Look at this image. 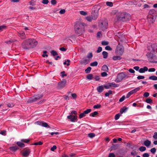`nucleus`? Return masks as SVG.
<instances>
[{
    "mask_svg": "<svg viewBox=\"0 0 157 157\" xmlns=\"http://www.w3.org/2000/svg\"><path fill=\"white\" fill-rule=\"evenodd\" d=\"M104 86L102 85L99 86L97 88V90L99 93L101 92L104 90Z\"/></svg>",
    "mask_w": 157,
    "mask_h": 157,
    "instance_id": "19",
    "label": "nucleus"
},
{
    "mask_svg": "<svg viewBox=\"0 0 157 157\" xmlns=\"http://www.w3.org/2000/svg\"><path fill=\"white\" fill-rule=\"evenodd\" d=\"M117 50L119 51V53L120 54H121L123 53L124 52V50L122 47H117Z\"/></svg>",
    "mask_w": 157,
    "mask_h": 157,
    "instance_id": "31",
    "label": "nucleus"
},
{
    "mask_svg": "<svg viewBox=\"0 0 157 157\" xmlns=\"http://www.w3.org/2000/svg\"><path fill=\"white\" fill-rule=\"evenodd\" d=\"M43 143L41 141H39V142H36L33 145H41L43 144Z\"/></svg>",
    "mask_w": 157,
    "mask_h": 157,
    "instance_id": "51",
    "label": "nucleus"
},
{
    "mask_svg": "<svg viewBox=\"0 0 157 157\" xmlns=\"http://www.w3.org/2000/svg\"><path fill=\"white\" fill-rule=\"evenodd\" d=\"M101 44L103 45H107L109 44V42L107 41H103L101 42Z\"/></svg>",
    "mask_w": 157,
    "mask_h": 157,
    "instance_id": "49",
    "label": "nucleus"
},
{
    "mask_svg": "<svg viewBox=\"0 0 157 157\" xmlns=\"http://www.w3.org/2000/svg\"><path fill=\"white\" fill-rule=\"evenodd\" d=\"M102 70L103 71L108 72L109 71V69L108 67L105 65H104L102 67Z\"/></svg>",
    "mask_w": 157,
    "mask_h": 157,
    "instance_id": "24",
    "label": "nucleus"
},
{
    "mask_svg": "<svg viewBox=\"0 0 157 157\" xmlns=\"http://www.w3.org/2000/svg\"><path fill=\"white\" fill-rule=\"evenodd\" d=\"M146 102L148 103H151L152 102V100L150 98H147L146 100Z\"/></svg>",
    "mask_w": 157,
    "mask_h": 157,
    "instance_id": "50",
    "label": "nucleus"
},
{
    "mask_svg": "<svg viewBox=\"0 0 157 157\" xmlns=\"http://www.w3.org/2000/svg\"><path fill=\"white\" fill-rule=\"evenodd\" d=\"M102 50V48L101 47H99L98 48L97 52V53H99L101 52Z\"/></svg>",
    "mask_w": 157,
    "mask_h": 157,
    "instance_id": "62",
    "label": "nucleus"
},
{
    "mask_svg": "<svg viewBox=\"0 0 157 157\" xmlns=\"http://www.w3.org/2000/svg\"><path fill=\"white\" fill-rule=\"evenodd\" d=\"M119 85L116 84L114 82L109 83L104 85V87L106 89H112L113 88L117 87L119 86Z\"/></svg>",
    "mask_w": 157,
    "mask_h": 157,
    "instance_id": "7",
    "label": "nucleus"
},
{
    "mask_svg": "<svg viewBox=\"0 0 157 157\" xmlns=\"http://www.w3.org/2000/svg\"><path fill=\"white\" fill-rule=\"evenodd\" d=\"M91 109H88L84 111L82 113L80 114L79 116V118L80 119H81L83 117H85L86 114H88L91 112Z\"/></svg>",
    "mask_w": 157,
    "mask_h": 157,
    "instance_id": "12",
    "label": "nucleus"
},
{
    "mask_svg": "<svg viewBox=\"0 0 157 157\" xmlns=\"http://www.w3.org/2000/svg\"><path fill=\"white\" fill-rule=\"evenodd\" d=\"M99 25L102 30H105L107 28L108 22L107 21L105 20L99 23Z\"/></svg>",
    "mask_w": 157,
    "mask_h": 157,
    "instance_id": "8",
    "label": "nucleus"
},
{
    "mask_svg": "<svg viewBox=\"0 0 157 157\" xmlns=\"http://www.w3.org/2000/svg\"><path fill=\"white\" fill-rule=\"evenodd\" d=\"M93 57V54L92 53L89 52L88 53L87 55V57L89 59H91Z\"/></svg>",
    "mask_w": 157,
    "mask_h": 157,
    "instance_id": "43",
    "label": "nucleus"
},
{
    "mask_svg": "<svg viewBox=\"0 0 157 157\" xmlns=\"http://www.w3.org/2000/svg\"><path fill=\"white\" fill-rule=\"evenodd\" d=\"M120 114L119 113H118L116 115L115 117V120H117L120 117Z\"/></svg>",
    "mask_w": 157,
    "mask_h": 157,
    "instance_id": "52",
    "label": "nucleus"
},
{
    "mask_svg": "<svg viewBox=\"0 0 157 157\" xmlns=\"http://www.w3.org/2000/svg\"><path fill=\"white\" fill-rule=\"evenodd\" d=\"M89 62L90 60L89 59H84L82 60L81 61V63L82 64L86 65Z\"/></svg>",
    "mask_w": 157,
    "mask_h": 157,
    "instance_id": "23",
    "label": "nucleus"
},
{
    "mask_svg": "<svg viewBox=\"0 0 157 157\" xmlns=\"http://www.w3.org/2000/svg\"><path fill=\"white\" fill-rule=\"evenodd\" d=\"M31 43L28 42V40L24 41L22 44V48L25 49H27L32 48L31 46Z\"/></svg>",
    "mask_w": 157,
    "mask_h": 157,
    "instance_id": "9",
    "label": "nucleus"
},
{
    "mask_svg": "<svg viewBox=\"0 0 157 157\" xmlns=\"http://www.w3.org/2000/svg\"><path fill=\"white\" fill-rule=\"evenodd\" d=\"M102 55L103 56V58L106 59L108 57V53L105 51H103L102 53Z\"/></svg>",
    "mask_w": 157,
    "mask_h": 157,
    "instance_id": "32",
    "label": "nucleus"
},
{
    "mask_svg": "<svg viewBox=\"0 0 157 157\" xmlns=\"http://www.w3.org/2000/svg\"><path fill=\"white\" fill-rule=\"evenodd\" d=\"M21 141L22 142H24L25 143H27L29 142V141H30V140L29 139H21Z\"/></svg>",
    "mask_w": 157,
    "mask_h": 157,
    "instance_id": "41",
    "label": "nucleus"
},
{
    "mask_svg": "<svg viewBox=\"0 0 157 157\" xmlns=\"http://www.w3.org/2000/svg\"><path fill=\"white\" fill-rule=\"evenodd\" d=\"M41 126L43 127H47L48 128H49L50 127L48 125L47 123L46 122H43L42 124H41Z\"/></svg>",
    "mask_w": 157,
    "mask_h": 157,
    "instance_id": "33",
    "label": "nucleus"
},
{
    "mask_svg": "<svg viewBox=\"0 0 157 157\" xmlns=\"http://www.w3.org/2000/svg\"><path fill=\"white\" fill-rule=\"evenodd\" d=\"M17 144L18 146L21 147H24L25 146V145L24 144L21 142L18 141L17 143Z\"/></svg>",
    "mask_w": 157,
    "mask_h": 157,
    "instance_id": "28",
    "label": "nucleus"
},
{
    "mask_svg": "<svg viewBox=\"0 0 157 157\" xmlns=\"http://www.w3.org/2000/svg\"><path fill=\"white\" fill-rule=\"evenodd\" d=\"M148 68L147 67L145 66L143 68H141L139 70V72L140 73H143L145 71H147Z\"/></svg>",
    "mask_w": 157,
    "mask_h": 157,
    "instance_id": "20",
    "label": "nucleus"
},
{
    "mask_svg": "<svg viewBox=\"0 0 157 157\" xmlns=\"http://www.w3.org/2000/svg\"><path fill=\"white\" fill-rule=\"evenodd\" d=\"M128 73L122 72L118 74L117 78L115 79V82H120L124 78L127 77H128Z\"/></svg>",
    "mask_w": 157,
    "mask_h": 157,
    "instance_id": "5",
    "label": "nucleus"
},
{
    "mask_svg": "<svg viewBox=\"0 0 157 157\" xmlns=\"http://www.w3.org/2000/svg\"><path fill=\"white\" fill-rule=\"evenodd\" d=\"M151 152L153 154H154L155 153L156 151V149L154 147L151 148L150 150Z\"/></svg>",
    "mask_w": 157,
    "mask_h": 157,
    "instance_id": "56",
    "label": "nucleus"
},
{
    "mask_svg": "<svg viewBox=\"0 0 157 157\" xmlns=\"http://www.w3.org/2000/svg\"><path fill=\"white\" fill-rule=\"evenodd\" d=\"M139 149L140 151H144L146 150V148L145 147L141 146L139 148Z\"/></svg>",
    "mask_w": 157,
    "mask_h": 157,
    "instance_id": "39",
    "label": "nucleus"
},
{
    "mask_svg": "<svg viewBox=\"0 0 157 157\" xmlns=\"http://www.w3.org/2000/svg\"><path fill=\"white\" fill-rule=\"evenodd\" d=\"M42 97V95L40 94H38L33 96L30 98L28 100V102L29 103H32L35 102Z\"/></svg>",
    "mask_w": 157,
    "mask_h": 157,
    "instance_id": "6",
    "label": "nucleus"
},
{
    "mask_svg": "<svg viewBox=\"0 0 157 157\" xmlns=\"http://www.w3.org/2000/svg\"><path fill=\"white\" fill-rule=\"evenodd\" d=\"M98 113L97 111H95L90 114V116L92 117H94L95 116L98 114Z\"/></svg>",
    "mask_w": 157,
    "mask_h": 157,
    "instance_id": "36",
    "label": "nucleus"
},
{
    "mask_svg": "<svg viewBox=\"0 0 157 157\" xmlns=\"http://www.w3.org/2000/svg\"><path fill=\"white\" fill-rule=\"evenodd\" d=\"M85 25L83 23L78 22L75 26V30L77 34H81L84 32Z\"/></svg>",
    "mask_w": 157,
    "mask_h": 157,
    "instance_id": "2",
    "label": "nucleus"
},
{
    "mask_svg": "<svg viewBox=\"0 0 157 157\" xmlns=\"http://www.w3.org/2000/svg\"><path fill=\"white\" fill-rule=\"evenodd\" d=\"M30 150L28 148H25L22 153V155L25 157L28 156L30 153Z\"/></svg>",
    "mask_w": 157,
    "mask_h": 157,
    "instance_id": "13",
    "label": "nucleus"
},
{
    "mask_svg": "<svg viewBox=\"0 0 157 157\" xmlns=\"http://www.w3.org/2000/svg\"><path fill=\"white\" fill-rule=\"evenodd\" d=\"M51 52L53 56H56L58 55L57 52L54 50H52Z\"/></svg>",
    "mask_w": 157,
    "mask_h": 157,
    "instance_id": "42",
    "label": "nucleus"
},
{
    "mask_svg": "<svg viewBox=\"0 0 157 157\" xmlns=\"http://www.w3.org/2000/svg\"><path fill=\"white\" fill-rule=\"evenodd\" d=\"M93 20H95L97 19L98 16V13L97 12H94L91 15Z\"/></svg>",
    "mask_w": 157,
    "mask_h": 157,
    "instance_id": "22",
    "label": "nucleus"
},
{
    "mask_svg": "<svg viewBox=\"0 0 157 157\" xmlns=\"http://www.w3.org/2000/svg\"><path fill=\"white\" fill-rule=\"evenodd\" d=\"M43 121H38L36 122L35 123V124H37V125H41L42 124V123H43Z\"/></svg>",
    "mask_w": 157,
    "mask_h": 157,
    "instance_id": "53",
    "label": "nucleus"
},
{
    "mask_svg": "<svg viewBox=\"0 0 157 157\" xmlns=\"http://www.w3.org/2000/svg\"><path fill=\"white\" fill-rule=\"evenodd\" d=\"M101 105L99 104L95 105L94 106L93 108L94 109H98L101 107Z\"/></svg>",
    "mask_w": 157,
    "mask_h": 157,
    "instance_id": "47",
    "label": "nucleus"
},
{
    "mask_svg": "<svg viewBox=\"0 0 157 157\" xmlns=\"http://www.w3.org/2000/svg\"><path fill=\"white\" fill-rule=\"evenodd\" d=\"M147 55L149 62L157 63V57L155 55L151 53H148Z\"/></svg>",
    "mask_w": 157,
    "mask_h": 157,
    "instance_id": "4",
    "label": "nucleus"
},
{
    "mask_svg": "<svg viewBox=\"0 0 157 157\" xmlns=\"http://www.w3.org/2000/svg\"><path fill=\"white\" fill-rule=\"evenodd\" d=\"M98 63L97 61H94L90 63V65L91 66H96L98 65Z\"/></svg>",
    "mask_w": 157,
    "mask_h": 157,
    "instance_id": "34",
    "label": "nucleus"
},
{
    "mask_svg": "<svg viewBox=\"0 0 157 157\" xmlns=\"http://www.w3.org/2000/svg\"><path fill=\"white\" fill-rule=\"evenodd\" d=\"M156 15L155 11L154 10H150L148 13L147 17H150V16Z\"/></svg>",
    "mask_w": 157,
    "mask_h": 157,
    "instance_id": "17",
    "label": "nucleus"
},
{
    "mask_svg": "<svg viewBox=\"0 0 157 157\" xmlns=\"http://www.w3.org/2000/svg\"><path fill=\"white\" fill-rule=\"evenodd\" d=\"M100 79V77L96 75L94 77V79L96 81H99Z\"/></svg>",
    "mask_w": 157,
    "mask_h": 157,
    "instance_id": "59",
    "label": "nucleus"
},
{
    "mask_svg": "<svg viewBox=\"0 0 157 157\" xmlns=\"http://www.w3.org/2000/svg\"><path fill=\"white\" fill-rule=\"evenodd\" d=\"M67 81L65 79H63L62 81L59 82L58 83V87L61 89L63 88L66 85Z\"/></svg>",
    "mask_w": 157,
    "mask_h": 157,
    "instance_id": "14",
    "label": "nucleus"
},
{
    "mask_svg": "<svg viewBox=\"0 0 157 157\" xmlns=\"http://www.w3.org/2000/svg\"><path fill=\"white\" fill-rule=\"evenodd\" d=\"M128 109V108L125 106H124L123 108H121L120 110V112L122 114L126 112Z\"/></svg>",
    "mask_w": 157,
    "mask_h": 157,
    "instance_id": "21",
    "label": "nucleus"
},
{
    "mask_svg": "<svg viewBox=\"0 0 157 157\" xmlns=\"http://www.w3.org/2000/svg\"><path fill=\"white\" fill-rule=\"evenodd\" d=\"M10 150L12 151H15L18 149V147L17 146H12L10 148Z\"/></svg>",
    "mask_w": 157,
    "mask_h": 157,
    "instance_id": "27",
    "label": "nucleus"
},
{
    "mask_svg": "<svg viewBox=\"0 0 157 157\" xmlns=\"http://www.w3.org/2000/svg\"><path fill=\"white\" fill-rule=\"evenodd\" d=\"M117 19L122 21H128L131 19L130 14L125 12L120 13L117 15Z\"/></svg>",
    "mask_w": 157,
    "mask_h": 157,
    "instance_id": "1",
    "label": "nucleus"
},
{
    "mask_svg": "<svg viewBox=\"0 0 157 157\" xmlns=\"http://www.w3.org/2000/svg\"><path fill=\"white\" fill-rule=\"evenodd\" d=\"M140 87H138L130 91L129 92V94H130V95H131L133 94L136 93L138 91L140 90Z\"/></svg>",
    "mask_w": 157,
    "mask_h": 157,
    "instance_id": "18",
    "label": "nucleus"
},
{
    "mask_svg": "<svg viewBox=\"0 0 157 157\" xmlns=\"http://www.w3.org/2000/svg\"><path fill=\"white\" fill-rule=\"evenodd\" d=\"M109 157H115V156L113 153H111L109 154Z\"/></svg>",
    "mask_w": 157,
    "mask_h": 157,
    "instance_id": "64",
    "label": "nucleus"
},
{
    "mask_svg": "<svg viewBox=\"0 0 157 157\" xmlns=\"http://www.w3.org/2000/svg\"><path fill=\"white\" fill-rule=\"evenodd\" d=\"M70 60L69 59H67V61H65L64 62H63V64L64 65H66V64H67V66H68L70 65V63H69L70 62Z\"/></svg>",
    "mask_w": 157,
    "mask_h": 157,
    "instance_id": "45",
    "label": "nucleus"
},
{
    "mask_svg": "<svg viewBox=\"0 0 157 157\" xmlns=\"http://www.w3.org/2000/svg\"><path fill=\"white\" fill-rule=\"evenodd\" d=\"M56 148L57 147L56 145H53V147L51 148V150L52 151H54Z\"/></svg>",
    "mask_w": 157,
    "mask_h": 157,
    "instance_id": "63",
    "label": "nucleus"
},
{
    "mask_svg": "<svg viewBox=\"0 0 157 157\" xmlns=\"http://www.w3.org/2000/svg\"><path fill=\"white\" fill-rule=\"evenodd\" d=\"M151 142L150 141L147 140L144 142V145L147 147H148L151 144Z\"/></svg>",
    "mask_w": 157,
    "mask_h": 157,
    "instance_id": "25",
    "label": "nucleus"
},
{
    "mask_svg": "<svg viewBox=\"0 0 157 157\" xmlns=\"http://www.w3.org/2000/svg\"><path fill=\"white\" fill-rule=\"evenodd\" d=\"M150 17H147V20L149 22L153 23L155 22L156 18V15L150 16Z\"/></svg>",
    "mask_w": 157,
    "mask_h": 157,
    "instance_id": "15",
    "label": "nucleus"
},
{
    "mask_svg": "<svg viewBox=\"0 0 157 157\" xmlns=\"http://www.w3.org/2000/svg\"><path fill=\"white\" fill-rule=\"evenodd\" d=\"M105 49L106 50L109 51H111L112 50V48L109 46H107L105 47Z\"/></svg>",
    "mask_w": 157,
    "mask_h": 157,
    "instance_id": "55",
    "label": "nucleus"
},
{
    "mask_svg": "<svg viewBox=\"0 0 157 157\" xmlns=\"http://www.w3.org/2000/svg\"><path fill=\"white\" fill-rule=\"evenodd\" d=\"M80 13L83 16H86L87 14V13L86 12H85L83 11H80Z\"/></svg>",
    "mask_w": 157,
    "mask_h": 157,
    "instance_id": "44",
    "label": "nucleus"
},
{
    "mask_svg": "<svg viewBox=\"0 0 157 157\" xmlns=\"http://www.w3.org/2000/svg\"><path fill=\"white\" fill-rule=\"evenodd\" d=\"M148 70L149 72H154L155 71V69L154 68H151Z\"/></svg>",
    "mask_w": 157,
    "mask_h": 157,
    "instance_id": "61",
    "label": "nucleus"
},
{
    "mask_svg": "<svg viewBox=\"0 0 157 157\" xmlns=\"http://www.w3.org/2000/svg\"><path fill=\"white\" fill-rule=\"evenodd\" d=\"M86 19L88 21H90L92 20H93L92 16H87V17H86Z\"/></svg>",
    "mask_w": 157,
    "mask_h": 157,
    "instance_id": "40",
    "label": "nucleus"
},
{
    "mask_svg": "<svg viewBox=\"0 0 157 157\" xmlns=\"http://www.w3.org/2000/svg\"><path fill=\"white\" fill-rule=\"evenodd\" d=\"M106 4L107 6L112 7L113 6V3L111 2H106Z\"/></svg>",
    "mask_w": 157,
    "mask_h": 157,
    "instance_id": "48",
    "label": "nucleus"
},
{
    "mask_svg": "<svg viewBox=\"0 0 157 157\" xmlns=\"http://www.w3.org/2000/svg\"><path fill=\"white\" fill-rule=\"evenodd\" d=\"M19 34V36L22 39H24L26 38V36L25 34L23 31H19L18 32Z\"/></svg>",
    "mask_w": 157,
    "mask_h": 157,
    "instance_id": "16",
    "label": "nucleus"
},
{
    "mask_svg": "<svg viewBox=\"0 0 157 157\" xmlns=\"http://www.w3.org/2000/svg\"><path fill=\"white\" fill-rule=\"evenodd\" d=\"M61 75L62 77L67 76V74H65V72L64 71H62L61 72Z\"/></svg>",
    "mask_w": 157,
    "mask_h": 157,
    "instance_id": "58",
    "label": "nucleus"
},
{
    "mask_svg": "<svg viewBox=\"0 0 157 157\" xmlns=\"http://www.w3.org/2000/svg\"><path fill=\"white\" fill-rule=\"evenodd\" d=\"M149 78L153 80H157V77L155 75H152L150 76Z\"/></svg>",
    "mask_w": 157,
    "mask_h": 157,
    "instance_id": "30",
    "label": "nucleus"
},
{
    "mask_svg": "<svg viewBox=\"0 0 157 157\" xmlns=\"http://www.w3.org/2000/svg\"><path fill=\"white\" fill-rule=\"evenodd\" d=\"M77 112L76 111L73 110L71 112L70 115L67 116V118L70 119L71 122H75L77 120Z\"/></svg>",
    "mask_w": 157,
    "mask_h": 157,
    "instance_id": "3",
    "label": "nucleus"
},
{
    "mask_svg": "<svg viewBox=\"0 0 157 157\" xmlns=\"http://www.w3.org/2000/svg\"><path fill=\"white\" fill-rule=\"evenodd\" d=\"M88 136L90 138H92L94 137L95 135L94 133H90L88 134Z\"/></svg>",
    "mask_w": 157,
    "mask_h": 157,
    "instance_id": "38",
    "label": "nucleus"
},
{
    "mask_svg": "<svg viewBox=\"0 0 157 157\" xmlns=\"http://www.w3.org/2000/svg\"><path fill=\"white\" fill-rule=\"evenodd\" d=\"M101 75L102 77H104L107 76V74L106 73V72H105H105H102L101 73Z\"/></svg>",
    "mask_w": 157,
    "mask_h": 157,
    "instance_id": "54",
    "label": "nucleus"
},
{
    "mask_svg": "<svg viewBox=\"0 0 157 157\" xmlns=\"http://www.w3.org/2000/svg\"><path fill=\"white\" fill-rule=\"evenodd\" d=\"M125 97L124 96H123L119 100V101L120 102H122V101H123L125 99Z\"/></svg>",
    "mask_w": 157,
    "mask_h": 157,
    "instance_id": "60",
    "label": "nucleus"
},
{
    "mask_svg": "<svg viewBox=\"0 0 157 157\" xmlns=\"http://www.w3.org/2000/svg\"><path fill=\"white\" fill-rule=\"evenodd\" d=\"M28 42L31 43V46L32 48L36 46L38 44L37 42L33 39H28Z\"/></svg>",
    "mask_w": 157,
    "mask_h": 157,
    "instance_id": "11",
    "label": "nucleus"
},
{
    "mask_svg": "<svg viewBox=\"0 0 157 157\" xmlns=\"http://www.w3.org/2000/svg\"><path fill=\"white\" fill-rule=\"evenodd\" d=\"M113 93V91L111 90H109L108 92H107L105 94V96L106 97H107L109 96V95L112 94Z\"/></svg>",
    "mask_w": 157,
    "mask_h": 157,
    "instance_id": "35",
    "label": "nucleus"
},
{
    "mask_svg": "<svg viewBox=\"0 0 157 157\" xmlns=\"http://www.w3.org/2000/svg\"><path fill=\"white\" fill-rule=\"evenodd\" d=\"M157 47V44H150L147 46V49L148 50L150 51L151 52H154L156 50V48Z\"/></svg>",
    "mask_w": 157,
    "mask_h": 157,
    "instance_id": "10",
    "label": "nucleus"
},
{
    "mask_svg": "<svg viewBox=\"0 0 157 157\" xmlns=\"http://www.w3.org/2000/svg\"><path fill=\"white\" fill-rule=\"evenodd\" d=\"M6 28V26L4 25L0 26V31H2L4 29H5Z\"/></svg>",
    "mask_w": 157,
    "mask_h": 157,
    "instance_id": "46",
    "label": "nucleus"
},
{
    "mask_svg": "<svg viewBox=\"0 0 157 157\" xmlns=\"http://www.w3.org/2000/svg\"><path fill=\"white\" fill-rule=\"evenodd\" d=\"M113 59L114 60H119L121 59V57L119 56H114L113 57Z\"/></svg>",
    "mask_w": 157,
    "mask_h": 157,
    "instance_id": "29",
    "label": "nucleus"
},
{
    "mask_svg": "<svg viewBox=\"0 0 157 157\" xmlns=\"http://www.w3.org/2000/svg\"><path fill=\"white\" fill-rule=\"evenodd\" d=\"M91 69L90 67H88L85 70V72L86 73H90Z\"/></svg>",
    "mask_w": 157,
    "mask_h": 157,
    "instance_id": "37",
    "label": "nucleus"
},
{
    "mask_svg": "<svg viewBox=\"0 0 157 157\" xmlns=\"http://www.w3.org/2000/svg\"><path fill=\"white\" fill-rule=\"evenodd\" d=\"M149 96V94L147 92H145L143 95V96L145 97H147Z\"/></svg>",
    "mask_w": 157,
    "mask_h": 157,
    "instance_id": "57",
    "label": "nucleus"
},
{
    "mask_svg": "<svg viewBox=\"0 0 157 157\" xmlns=\"http://www.w3.org/2000/svg\"><path fill=\"white\" fill-rule=\"evenodd\" d=\"M86 78L90 80L94 79V77L92 74H89L86 76Z\"/></svg>",
    "mask_w": 157,
    "mask_h": 157,
    "instance_id": "26",
    "label": "nucleus"
}]
</instances>
